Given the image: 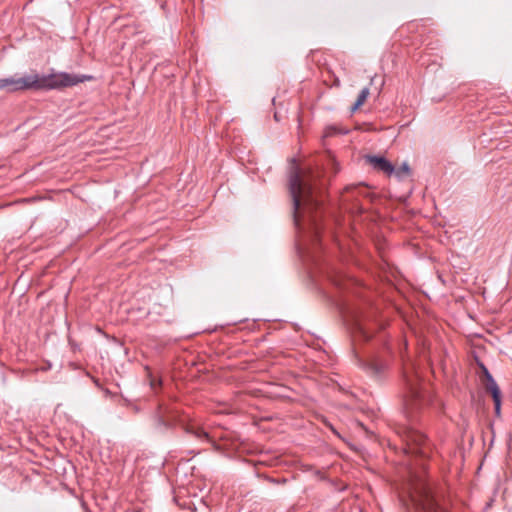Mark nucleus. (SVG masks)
Wrapping results in <instances>:
<instances>
[{
  "mask_svg": "<svg viewBox=\"0 0 512 512\" xmlns=\"http://www.w3.org/2000/svg\"><path fill=\"white\" fill-rule=\"evenodd\" d=\"M91 79L92 76L70 74L66 72L52 73L42 76L37 73H32L23 77H7L0 79V90L12 93L30 89H59L75 86Z\"/></svg>",
  "mask_w": 512,
  "mask_h": 512,
  "instance_id": "nucleus-1",
  "label": "nucleus"
},
{
  "mask_svg": "<svg viewBox=\"0 0 512 512\" xmlns=\"http://www.w3.org/2000/svg\"><path fill=\"white\" fill-rule=\"evenodd\" d=\"M321 175L322 172L318 169H310L305 173H302L298 168L293 169L289 178V190L295 213L301 205L312 208L318 205L316 192Z\"/></svg>",
  "mask_w": 512,
  "mask_h": 512,
  "instance_id": "nucleus-2",
  "label": "nucleus"
},
{
  "mask_svg": "<svg viewBox=\"0 0 512 512\" xmlns=\"http://www.w3.org/2000/svg\"><path fill=\"white\" fill-rule=\"evenodd\" d=\"M408 386V395L405 399V408L409 413L420 409L425 404L424 396L421 388L418 386L417 380L410 379L406 376Z\"/></svg>",
  "mask_w": 512,
  "mask_h": 512,
  "instance_id": "nucleus-3",
  "label": "nucleus"
},
{
  "mask_svg": "<svg viewBox=\"0 0 512 512\" xmlns=\"http://www.w3.org/2000/svg\"><path fill=\"white\" fill-rule=\"evenodd\" d=\"M482 383L487 392H489L494 401V409L497 416L500 415L501 410V392L500 389L493 379L492 375L489 373L486 367L483 366V376Z\"/></svg>",
  "mask_w": 512,
  "mask_h": 512,
  "instance_id": "nucleus-4",
  "label": "nucleus"
},
{
  "mask_svg": "<svg viewBox=\"0 0 512 512\" xmlns=\"http://www.w3.org/2000/svg\"><path fill=\"white\" fill-rule=\"evenodd\" d=\"M367 161L375 170L381 171L388 176L395 172V167L393 164L384 157L368 156Z\"/></svg>",
  "mask_w": 512,
  "mask_h": 512,
  "instance_id": "nucleus-5",
  "label": "nucleus"
},
{
  "mask_svg": "<svg viewBox=\"0 0 512 512\" xmlns=\"http://www.w3.org/2000/svg\"><path fill=\"white\" fill-rule=\"evenodd\" d=\"M369 94H370L369 88H364L361 90V92L359 93V95L357 97L355 104L352 106V109H351L352 112H355L356 110H358L366 102Z\"/></svg>",
  "mask_w": 512,
  "mask_h": 512,
  "instance_id": "nucleus-6",
  "label": "nucleus"
},
{
  "mask_svg": "<svg viewBox=\"0 0 512 512\" xmlns=\"http://www.w3.org/2000/svg\"><path fill=\"white\" fill-rule=\"evenodd\" d=\"M425 437L418 431H410L407 434V441L420 446L424 443Z\"/></svg>",
  "mask_w": 512,
  "mask_h": 512,
  "instance_id": "nucleus-7",
  "label": "nucleus"
},
{
  "mask_svg": "<svg viewBox=\"0 0 512 512\" xmlns=\"http://www.w3.org/2000/svg\"><path fill=\"white\" fill-rule=\"evenodd\" d=\"M397 177H402L410 174V168L407 163H403L395 172Z\"/></svg>",
  "mask_w": 512,
  "mask_h": 512,
  "instance_id": "nucleus-8",
  "label": "nucleus"
},
{
  "mask_svg": "<svg viewBox=\"0 0 512 512\" xmlns=\"http://www.w3.org/2000/svg\"><path fill=\"white\" fill-rule=\"evenodd\" d=\"M189 432L193 433L195 435V437H197L199 439H204V438L206 439V438H208V434L204 430H202L200 428L191 429V430H189Z\"/></svg>",
  "mask_w": 512,
  "mask_h": 512,
  "instance_id": "nucleus-9",
  "label": "nucleus"
},
{
  "mask_svg": "<svg viewBox=\"0 0 512 512\" xmlns=\"http://www.w3.org/2000/svg\"><path fill=\"white\" fill-rule=\"evenodd\" d=\"M336 132H337V129L335 127H327L325 129L324 136L325 137L332 136Z\"/></svg>",
  "mask_w": 512,
  "mask_h": 512,
  "instance_id": "nucleus-10",
  "label": "nucleus"
},
{
  "mask_svg": "<svg viewBox=\"0 0 512 512\" xmlns=\"http://www.w3.org/2000/svg\"><path fill=\"white\" fill-rule=\"evenodd\" d=\"M425 501L427 502V506H429V507L433 506L432 499L430 498V496L428 494L425 496Z\"/></svg>",
  "mask_w": 512,
  "mask_h": 512,
  "instance_id": "nucleus-11",
  "label": "nucleus"
},
{
  "mask_svg": "<svg viewBox=\"0 0 512 512\" xmlns=\"http://www.w3.org/2000/svg\"><path fill=\"white\" fill-rule=\"evenodd\" d=\"M371 368L373 369V371L375 373H378L379 372V369L377 367H375L374 365L371 366Z\"/></svg>",
  "mask_w": 512,
  "mask_h": 512,
  "instance_id": "nucleus-12",
  "label": "nucleus"
}]
</instances>
